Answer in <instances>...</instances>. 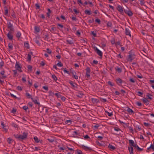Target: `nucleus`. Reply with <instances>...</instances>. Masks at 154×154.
I'll list each match as a JSON object with an SVG mask.
<instances>
[{
	"mask_svg": "<svg viewBox=\"0 0 154 154\" xmlns=\"http://www.w3.org/2000/svg\"><path fill=\"white\" fill-rule=\"evenodd\" d=\"M11 15L13 18H16V16L15 15V13L14 12V11L12 12L11 14Z\"/></svg>",
	"mask_w": 154,
	"mask_h": 154,
	"instance_id": "32",
	"label": "nucleus"
},
{
	"mask_svg": "<svg viewBox=\"0 0 154 154\" xmlns=\"http://www.w3.org/2000/svg\"><path fill=\"white\" fill-rule=\"evenodd\" d=\"M33 139L36 143H38L40 142V140L38 139V138L36 136H35L34 137Z\"/></svg>",
	"mask_w": 154,
	"mask_h": 154,
	"instance_id": "20",
	"label": "nucleus"
},
{
	"mask_svg": "<svg viewBox=\"0 0 154 154\" xmlns=\"http://www.w3.org/2000/svg\"><path fill=\"white\" fill-rule=\"evenodd\" d=\"M73 76L74 78L76 79H78V76L76 75L75 73V74L74 73H73Z\"/></svg>",
	"mask_w": 154,
	"mask_h": 154,
	"instance_id": "47",
	"label": "nucleus"
},
{
	"mask_svg": "<svg viewBox=\"0 0 154 154\" xmlns=\"http://www.w3.org/2000/svg\"><path fill=\"white\" fill-rule=\"evenodd\" d=\"M23 108L25 110H26L27 109H28V107L27 106H23Z\"/></svg>",
	"mask_w": 154,
	"mask_h": 154,
	"instance_id": "59",
	"label": "nucleus"
},
{
	"mask_svg": "<svg viewBox=\"0 0 154 154\" xmlns=\"http://www.w3.org/2000/svg\"><path fill=\"white\" fill-rule=\"evenodd\" d=\"M108 84L111 87H112L114 85V83H112V82L110 81H109L108 82H107Z\"/></svg>",
	"mask_w": 154,
	"mask_h": 154,
	"instance_id": "30",
	"label": "nucleus"
},
{
	"mask_svg": "<svg viewBox=\"0 0 154 154\" xmlns=\"http://www.w3.org/2000/svg\"><path fill=\"white\" fill-rule=\"evenodd\" d=\"M77 154H83V153L80 150L77 149L76 150Z\"/></svg>",
	"mask_w": 154,
	"mask_h": 154,
	"instance_id": "40",
	"label": "nucleus"
},
{
	"mask_svg": "<svg viewBox=\"0 0 154 154\" xmlns=\"http://www.w3.org/2000/svg\"><path fill=\"white\" fill-rule=\"evenodd\" d=\"M79 5H82L83 3L82 2L81 0H78L77 1Z\"/></svg>",
	"mask_w": 154,
	"mask_h": 154,
	"instance_id": "51",
	"label": "nucleus"
},
{
	"mask_svg": "<svg viewBox=\"0 0 154 154\" xmlns=\"http://www.w3.org/2000/svg\"><path fill=\"white\" fill-rule=\"evenodd\" d=\"M127 109L126 111L128 112L129 113H131V114H132L133 113H134V112L130 108L128 107H127Z\"/></svg>",
	"mask_w": 154,
	"mask_h": 154,
	"instance_id": "17",
	"label": "nucleus"
},
{
	"mask_svg": "<svg viewBox=\"0 0 154 154\" xmlns=\"http://www.w3.org/2000/svg\"><path fill=\"white\" fill-rule=\"evenodd\" d=\"M28 105H29L30 107H32V104L31 102H29L28 103Z\"/></svg>",
	"mask_w": 154,
	"mask_h": 154,
	"instance_id": "64",
	"label": "nucleus"
},
{
	"mask_svg": "<svg viewBox=\"0 0 154 154\" xmlns=\"http://www.w3.org/2000/svg\"><path fill=\"white\" fill-rule=\"evenodd\" d=\"M137 149L139 151H142L143 150V149H141V148H140L138 146H137V147H136Z\"/></svg>",
	"mask_w": 154,
	"mask_h": 154,
	"instance_id": "54",
	"label": "nucleus"
},
{
	"mask_svg": "<svg viewBox=\"0 0 154 154\" xmlns=\"http://www.w3.org/2000/svg\"><path fill=\"white\" fill-rule=\"evenodd\" d=\"M17 70H13V71L14 72L13 76L14 77H16L17 76Z\"/></svg>",
	"mask_w": 154,
	"mask_h": 154,
	"instance_id": "24",
	"label": "nucleus"
},
{
	"mask_svg": "<svg viewBox=\"0 0 154 154\" xmlns=\"http://www.w3.org/2000/svg\"><path fill=\"white\" fill-rule=\"evenodd\" d=\"M70 84L73 87H76V84H74L72 81H70L69 82Z\"/></svg>",
	"mask_w": 154,
	"mask_h": 154,
	"instance_id": "41",
	"label": "nucleus"
},
{
	"mask_svg": "<svg viewBox=\"0 0 154 154\" xmlns=\"http://www.w3.org/2000/svg\"><path fill=\"white\" fill-rule=\"evenodd\" d=\"M152 98L151 97H143L141 99V100L146 105H147L149 104L150 101L152 100Z\"/></svg>",
	"mask_w": 154,
	"mask_h": 154,
	"instance_id": "2",
	"label": "nucleus"
},
{
	"mask_svg": "<svg viewBox=\"0 0 154 154\" xmlns=\"http://www.w3.org/2000/svg\"><path fill=\"white\" fill-rule=\"evenodd\" d=\"M21 35V33L20 32H18L16 34V36L18 38H20V36Z\"/></svg>",
	"mask_w": 154,
	"mask_h": 154,
	"instance_id": "29",
	"label": "nucleus"
},
{
	"mask_svg": "<svg viewBox=\"0 0 154 154\" xmlns=\"http://www.w3.org/2000/svg\"><path fill=\"white\" fill-rule=\"evenodd\" d=\"M91 33L94 37H96V33L95 31H92Z\"/></svg>",
	"mask_w": 154,
	"mask_h": 154,
	"instance_id": "44",
	"label": "nucleus"
},
{
	"mask_svg": "<svg viewBox=\"0 0 154 154\" xmlns=\"http://www.w3.org/2000/svg\"><path fill=\"white\" fill-rule=\"evenodd\" d=\"M15 68L16 69V70H17L19 72H22L21 70V66L17 62L15 63Z\"/></svg>",
	"mask_w": 154,
	"mask_h": 154,
	"instance_id": "4",
	"label": "nucleus"
},
{
	"mask_svg": "<svg viewBox=\"0 0 154 154\" xmlns=\"http://www.w3.org/2000/svg\"><path fill=\"white\" fill-rule=\"evenodd\" d=\"M5 8V13L4 14L5 15L7 16L8 14V11L7 7L5 6L4 7Z\"/></svg>",
	"mask_w": 154,
	"mask_h": 154,
	"instance_id": "19",
	"label": "nucleus"
},
{
	"mask_svg": "<svg viewBox=\"0 0 154 154\" xmlns=\"http://www.w3.org/2000/svg\"><path fill=\"white\" fill-rule=\"evenodd\" d=\"M73 134L72 135L74 137H75L76 135H78L79 134V133H78L76 131H74L73 132Z\"/></svg>",
	"mask_w": 154,
	"mask_h": 154,
	"instance_id": "33",
	"label": "nucleus"
},
{
	"mask_svg": "<svg viewBox=\"0 0 154 154\" xmlns=\"http://www.w3.org/2000/svg\"><path fill=\"white\" fill-rule=\"evenodd\" d=\"M47 140L51 143H52L54 141V139H49L48 138Z\"/></svg>",
	"mask_w": 154,
	"mask_h": 154,
	"instance_id": "46",
	"label": "nucleus"
},
{
	"mask_svg": "<svg viewBox=\"0 0 154 154\" xmlns=\"http://www.w3.org/2000/svg\"><path fill=\"white\" fill-rule=\"evenodd\" d=\"M58 98H60L63 101H64L66 99V98L65 97H57Z\"/></svg>",
	"mask_w": 154,
	"mask_h": 154,
	"instance_id": "48",
	"label": "nucleus"
},
{
	"mask_svg": "<svg viewBox=\"0 0 154 154\" xmlns=\"http://www.w3.org/2000/svg\"><path fill=\"white\" fill-rule=\"evenodd\" d=\"M92 103L94 104H97V103H99L100 100L95 98H92L91 99Z\"/></svg>",
	"mask_w": 154,
	"mask_h": 154,
	"instance_id": "8",
	"label": "nucleus"
},
{
	"mask_svg": "<svg viewBox=\"0 0 154 154\" xmlns=\"http://www.w3.org/2000/svg\"><path fill=\"white\" fill-rule=\"evenodd\" d=\"M42 88L46 91H48V88L47 86H43Z\"/></svg>",
	"mask_w": 154,
	"mask_h": 154,
	"instance_id": "58",
	"label": "nucleus"
},
{
	"mask_svg": "<svg viewBox=\"0 0 154 154\" xmlns=\"http://www.w3.org/2000/svg\"><path fill=\"white\" fill-rule=\"evenodd\" d=\"M57 26L59 27L60 28H62L63 27V26L60 24H57Z\"/></svg>",
	"mask_w": 154,
	"mask_h": 154,
	"instance_id": "62",
	"label": "nucleus"
},
{
	"mask_svg": "<svg viewBox=\"0 0 154 154\" xmlns=\"http://www.w3.org/2000/svg\"><path fill=\"white\" fill-rule=\"evenodd\" d=\"M82 142H83V143L84 144H85L86 145H87L88 146H90V144H88V143L85 141L83 140Z\"/></svg>",
	"mask_w": 154,
	"mask_h": 154,
	"instance_id": "45",
	"label": "nucleus"
},
{
	"mask_svg": "<svg viewBox=\"0 0 154 154\" xmlns=\"http://www.w3.org/2000/svg\"><path fill=\"white\" fill-rule=\"evenodd\" d=\"M136 104L139 106H142V103L138 101L136 102Z\"/></svg>",
	"mask_w": 154,
	"mask_h": 154,
	"instance_id": "35",
	"label": "nucleus"
},
{
	"mask_svg": "<svg viewBox=\"0 0 154 154\" xmlns=\"http://www.w3.org/2000/svg\"><path fill=\"white\" fill-rule=\"evenodd\" d=\"M94 48L95 51L97 53V54L99 56L102 57L103 54L102 52L100 50H99L97 47H95Z\"/></svg>",
	"mask_w": 154,
	"mask_h": 154,
	"instance_id": "6",
	"label": "nucleus"
},
{
	"mask_svg": "<svg viewBox=\"0 0 154 154\" xmlns=\"http://www.w3.org/2000/svg\"><path fill=\"white\" fill-rule=\"evenodd\" d=\"M82 146V148L85 150H87V149H89V147L85 146L84 145H83Z\"/></svg>",
	"mask_w": 154,
	"mask_h": 154,
	"instance_id": "34",
	"label": "nucleus"
},
{
	"mask_svg": "<svg viewBox=\"0 0 154 154\" xmlns=\"http://www.w3.org/2000/svg\"><path fill=\"white\" fill-rule=\"evenodd\" d=\"M7 36L10 40H12L13 39V35L10 32H9L7 34Z\"/></svg>",
	"mask_w": 154,
	"mask_h": 154,
	"instance_id": "13",
	"label": "nucleus"
},
{
	"mask_svg": "<svg viewBox=\"0 0 154 154\" xmlns=\"http://www.w3.org/2000/svg\"><path fill=\"white\" fill-rule=\"evenodd\" d=\"M114 130L117 131H120L122 132L121 129L118 127H115L114 128Z\"/></svg>",
	"mask_w": 154,
	"mask_h": 154,
	"instance_id": "36",
	"label": "nucleus"
},
{
	"mask_svg": "<svg viewBox=\"0 0 154 154\" xmlns=\"http://www.w3.org/2000/svg\"><path fill=\"white\" fill-rule=\"evenodd\" d=\"M100 100L103 103H105L107 101L105 99L103 98H102L100 97Z\"/></svg>",
	"mask_w": 154,
	"mask_h": 154,
	"instance_id": "31",
	"label": "nucleus"
},
{
	"mask_svg": "<svg viewBox=\"0 0 154 154\" xmlns=\"http://www.w3.org/2000/svg\"><path fill=\"white\" fill-rule=\"evenodd\" d=\"M85 13L88 15H90L91 14V13L90 11L87 10L85 11Z\"/></svg>",
	"mask_w": 154,
	"mask_h": 154,
	"instance_id": "28",
	"label": "nucleus"
},
{
	"mask_svg": "<svg viewBox=\"0 0 154 154\" xmlns=\"http://www.w3.org/2000/svg\"><path fill=\"white\" fill-rule=\"evenodd\" d=\"M129 142L131 146H132L134 143V141L131 140H129Z\"/></svg>",
	"mask_w": 154,
	"mask_h": 154,
	"instance_id": "23",
	"label": "nucleus"
},
{
	"mask_svg": "<svg viewBox=\"0 0 154 154\" xmlns=\"http://www.w3.org/2000/svg\"><path fill=\"white\" fill-rule=\"evenodd\" d=\"M35 31L37 32H39L40 30L39 28L37 26L35 27Z\"/></svg>",
	"mask_w": 154,
	"mask_h": 154,
	"instance_id": "38",
	"label": "nucleus"
},
{
	"mask_svg": "<svg viewBox=\"0 0 154 154\" xmlns=\"http://www.w3.org/2000/svg\"><path fill=\"white\" fill-rule=\"evenodd\" d=\"M117 9L118 11L121 13H122L123 12L124 8L121 6L118 5H117Z\"/></svg>",
	"mask_w": 154,
	"mask_h": 154,
	"instance_id": "7",
	"label": "nucleus"
},
{
	"mask_svg": "<svg viewBox=\"0 0 154 154\" xmlns=\"http://www.w3.org/2000/svg\"><path fill=\"white\" fill-rule=\"evenodd\" d=\"M116 82L118 85H120L122 83V80L119 78L116 80Z\"/></svg>",
	"mask_w": 154,
	"mask_h": 154,
	"instance_id": "15",
	"label": "nucleus"
},
{
	"mask_svg": "<svg viewBox=\"0 0 154 154\" xmlns=\"http://www.w3.org/2000/svg\"><path fill=\"white\" fill-rule=\"evenodd\" d=\"M135 55L134 53H130L128 56V60L131 62L135 58Z\"/></svg>",
	"mask_w": 154,
	"mask_h": 154,
	"instance_id": "5",
	"label": "nucleus"
},
{
	"mask_svg": "<svg viewBox=\"0 0 154 154\" xmlns=\"http://www.w3.org/2000/svg\"><path fill=\"white\" fill-rule=\"evenodd\" d=\"M99 126V125L98 124H96L94 126V128L95 129L98 128V127Z\"/></svg>",
	"mask_w": 154,
	"mask_h": 154,
	"instance_id": "53",
	"label": "nucleus"
},
{
	"mask_svg": "<svg viewBox=\"0 0 154 154\" xmlns=\"http://www.w3.org/2000/svg\"><path fill=\"white\" fill-rule=\"evenodd\" d=\"M107 114L109 116H112L113 114L112 112L109 113V112H107Z\"/></svg>",
	"mask_w": 154,
	"mask_h": 154,
	"instance_id": "61",
	"label": "nucleus"
},
{
	"mask_svg": "<svg viewBox=\"0 0 154 154\" xmlns=\"http://www.w3.org/2000/svg\"><path fill=\"white\" fill-rule=\"evenodd\" d=\"M84 137L85 139L90 138L87 135H85V136Z\"/></svg>",
	"mask_w": 154,
	"mask_h": 154,
	"instance_id": "63",
	"label": "nucleus"
},
{
	"mask_svg": "<svg viewBox=\"0 0 154 154\" xmlns=\"http://www.w3.org/2000/svg\"><path fill=\"white\" fill-rule=\"evenodd\" d=\"M17 111V109L15 108H13L12 110L11 111V112L14 114Z\"/></svg>",
	"mask_w": 154,
	"mask_h": 154,
	"instance_id": "37",
	"label": "nucleus"
},
{
	"mask_svg": "<svg viewBox=\"0 0 154 154\" xmlns=\"http://www.w3.org/2000/svg\"><path fill=\"white\" fill-rule=\"evenodd\" d=\"M28 98H31L32 102L34 103L39 106L40 105L39 101L37 97H28Z\"/></svg>",
	"mask_w": 154,
	"mask_h": 154,
	"instance_id": "3",
	"label": "nucleus"
},
{
	"mask_svg": "<svg viewBox=\"0 0 154 154\" xmlns=\"http://www.w3.org/2000/svg\"><path fill=\"white\" fill-rule=\"evenodd\" d=\"M71 121L70 120H67L65 122V123L66 124H68L69 125L71 123Z\"/></svg>",
	"mask_w": 154,
	"mask_h": 154,
	"instance_id": "49",
	"label": "nucleus"
},
{
	"mask_svg": "<svg viewBox=\"0 0 154 154\" xmlns=\"http://www.w3.org/2000/svg\"><path fill=\"white\" fill-rule=\"evenodd\" d=\"M32 66L30 65H28L27 66V68L29 70L31 71L32 70Z\"/></svg>",
	"mask_w": 154,
	"mask_h": 154,
	"instance_id": "52",
	"label": "nucleus"
},
{
	"mask_svg": "<svg viewBox=\"0 0 154 154\" xmlns=\"http://www.w3.org/2000/svg\"><path fill=\"white\" fill-rule=\"evenodd\" d=\"M86 76L87 78H89L90 76V69L89 67H87L86 69Z\"/></svg>",
	"mask_w": 154,
	"mask_h": 154,
	"instance_id": "10",
	"label": "nucleus"
},
{
	"mask_svg": "<svg viewBox=\"0 0 154 154\" xmlns=\"http://www.w3.org/2000/svg\"><path fill=\"white\" fill-rule=\"evenodd\" d=\"M143 124L146 127H148L150 125L149 124L146 122H144Z\"/></svg>",
	"mask_w": 154,
	"mask_h": 154,
	"instance_id": "60",
	"label": "nucleus"
},
{
	"mask_svg": "<svg viewBox=\"0 0 154 154\" xmlns=\"http://www.w3.org/2000/svg\"><path fill=\"white\" fill-rule=\"evenodd\" d=\"M128 149L130 152V154H132L133 153V148L132 146H130V147H128Z\"/></svg>",
	"mask_w": 154,
	"mask_h": 154,
	"instance_id": "16",
	"label": "nucleus"
},
{
	"mask_svg": "<svg viewBox=\"0 0 154 154\" xmlns=\"http://www.w3.org/2000/svg\"><path fill=\"white\" fill-rule=\"evenodd\" d=\"M8 46L9 49L11 50H12L13 49V45L12 44L10 43L8 45Z\"/></svg>",
	"mask_w": 154,
	"mask_h": 154,
	"instance_id": "39",
	"label": "nucleus"
},
{
	"mask_svg": "<svg viewBox=\"0 0 154 154\" xmlns=\"http://www.w3.org/2000/svg\"><path fill=\"white\" fill-rule=\"evenodd\" d=\"M1 125L2 128L4 129L5 131H7V130L5 128V125L4 124V122H1Z\"/></svg>",
	"mask_w": 154,
	"mask_h": 154,
	"instance_id": "27",
	"label": "nucleus"
},
{
	"mask_svg": "<svg viewBox=\"0 0 154 154\" xmlns=\"http://www.w3.org/2000/svg\"><path fill=\"white\" fill-rule=\"evenodd\" d=\"M57 65L59 67H61L63 66V64L61 62H59L57 64Z\"/></svg>",
	"mask_w": 154,
	"mask_h": 154,
	"instance_id": "42",
	"label": "nucleus"
},
{
	"mask_svg": "<svg viewBox=\"0 0 154 154\" xmlns=\"http://www.w3.org/2000/svg\"><path fill=\"white\" fill-rule=\"evenodd\" d=\"M125 12L129 16H131L133 15V13L130 10L125 11Z\"/></svg>",
	"mask_w": 154,
	"mask_h": 154,
	"instance_id": "12",
	"label": "nucleus"
},
{
	"mask_svg": "<svg viewBox=\"0 0 154 154\" xmlns=\"http://www.w3.org/2000/svg\"><path fill=\"white\" fill-rule=\"evenodd\" d=\"M125 33L126 35H129L131 37V32L129 29L127 28H126L125 29Z\"/></svg>",
	"mask_w": 154,
	"mask_h": 154,
	"instance_id": "11",
	"label": "nucleus"
},
{
	"mask_svg": "<svg viewBox=\"0 0 154 154\" xmlns=\"http://www.w3.org/2000/svg\"><path fill=\"white\" fill-rule=\"evenodd\" d=\"M28 133L25 132H23V134H14L15 137L20 140H22L26 139L28 135Z\"/></svg>",
	"mask_w": 154,
	"mask_h": 154,
	"instance_id": "1",
	"label": "nucleus"
},
{
	"mask_svg": "<svg viewBox=\"0 0 154 154\" xmlns=\"http://www.w3.org/2000/svg\"><path fill=\"white\" fill-rule=\"evenodd\" d=\"M5 72L4 70L0 72L1 74L2 75V77L4 78H6V76L4 75Z\"/></svg>",
	"mask_w": 154,
	"mask_h": 154,
	"instance_id": "26",
	"label": "nucleus"
},
{
	"mask_svg": "<svg viewBox=\"0 0 154 154\" xmlns=\"http://www.w3.org/2000/svg\"><path fill=\"white\" fill-rule=\"evenodd\" d=\"M51 10L49 9H48V12L47 13V15H48V17H49L50 16V14L51 13Z\"/></svg>",
	"mask_w": 154,
	"mask_h": 154,
	"instance_id": "43",
	"label": "nucleus"
},
{
	"mask_svg": "<svg viewBox=\"0 0 154 154\" xmlns=\"http://www.w3.org/2000/svg\"><path fill=\"white\" fill-rule=\"evenodd\" d=\"M52 78L55 81H56L57 80V78L56 76L54 75H52L51 76Z\"/></svg>",
	"mask_w": 154,
	"mask_h": 154,
	"instance_id": "21",
	"label": "nucleus"
},
{
	"mask_svg": "<svg viewBox=\"0 0 154 154\" xmlns=\"http://www.w3.org/2000/svg\"><path fill=\"white\" fill-rule=\"evenodd\" d=\"M32 53L30 52L28 54L27 57V59L29 61H30L31 60V55L32 54Z\"/></svg>",
	"mask_w": 154,
	"mask_h": 154,
	"instance_id": "18",
	"label": "nucleus"
},
{
	"mask_svg": "<svg viewBox=\"0 0 154 154\" xmlns=\"http://www.w3.org/2000/svg\"><path fill=\"white\" fill-rule=\"evenodd\" d=\"M17 89L19 91H21L22 90V88L20 86H18L17 87Z\"/></svg>",
	"mask_w": 154,
	"mask_h": 154,
	"instance_id": "57",
	"label": "nucleus"
},
{
	"mask_svg": "<svg viewBox=\"0 0 154 154\" xmlns=\"http://www.w3.org/2000/svg\"><path fill=\"white\" fill-rule=\"evenodd\" d=\"M46 50L48 54H51V51L48 48H47Z\"/></svg>",
	"mask_w": 154,
	"mask_h": 154,
	"instance_id": "55",
	"label": "nucleus"
},
{
	"mask_svg": "<svg viewBox=\"0 0 154 154\" xmlns=\"http://www.w3.org/2000/svg\"><path fill=\"white\" fill-rule=\"evenodd\" d=\"M108 147L113 150H114L116 149V147L114 146H113L110 144H109Z\"/></svg>",
	"mask_w": 154,
	"mask_h": 154,
	"instance_id": "22",
	"label": "nucleus"
},
{
	"mask_svg": "<svg viewBox=\"0 0 154 154\" xmlns=\"http://www.w3.org/2000/svg\"><path fill=\"white\" fill-rule=\"evenodd\" d=\"M116 70L118 72L120 73L122 72V70L120 68L117 67L116 69Z\"/></svg>",
	"mask_w": 154,
	"mask_h": 154,
	"instance_id": "50",
	"label": "nucleus"
},
{
	"mask_svg": "<svg viewBox=\"0 0 154 154\" xmlns=\"http://www.w3.org/2000/svg\"><path fill=\"white\" fill-rule=\"evenodd\" d=\"M8 28L11 30L13 31L14 28L13 27V24L10 22H8L7 23Z\"/></svg>",
	"mask_w": 154,
	"mask_h": 154,
	"instance_id": "9",
	"label": "nucleus"
},
{
	"mask_svg": "<svg viewBox=\"0 0 154 154\" xmlns=\"http://www.w3.org/2000/svg\"><path fill=\"white\" fill-rule=\"evenodd\" d=\"M24 45L25 47L28 48H29V45L28 42H25Z\"/></svg>",
	"mask_w": 154,
	"mask_h": 154,
	"instance_id": "25",
	"label": "nucleus"
},
{
	"mask_svg": "<svg viewBox=\"0 0 154 154\" xmlns=\"http://www.w3.org/2000/svg\"><path fill=\"white\" fill-rule=\"evenodd\" d=\"M151 149L154 151V143L151 144L150 146L147 148V150H150Z\"/></svg>",
	"mask_w": 154,
	"mask_h": 154,
	"instance_id": "14",
	"label": "nucleus"
},
{
	"mask_svg": "<svg viewBox=\"0 0 154 154\" xmlns=\"http://www.w3.org/2000/svg\"><path fill=\"white\" fill-rule=\"evenodd\" d=\"M7 140L8 143H10L11 142V141H12V139L8 138Z\"/></svg>",
	"mask_w": 154,
	"mask_h": 154,
	"instance_id": "56",
	"label": "nucleus"
}]
</instances>
